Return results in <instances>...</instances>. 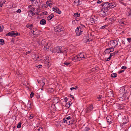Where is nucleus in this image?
<instances>
[{
    "mask_svg": "<svg viewBox=\"0 0 131 131\" xmlns=\"http://www.w3.org/2000/svg\"><path fill=\"white\" fill-rule=\"evenodd\" d=\"M119 41V39L117 40H113L111 41L110 43V45L111 46V49H112L113 50H114V48L116 47L118 45V41Z\"/></svg>",
    "mask_w": 131,
    "mask_h": 131,
    "instance_id": "1",
    "label": "nucleus"
},
{
    "mask_svg": "<svg viewBox=\"0 0 131 131\" xmlns=\"http://www.w3.org/2000/svg\"><path fill=\"white\" fill-rule=\"evenodd\" d=\"M101 5L103 7V8L104 9V12H107L110 9L108 2H106L103 4H102Z\"/></svg>",
    "mask_w": 131,
    "mask_h": 131,
    "instance_id": "2",
    "label": "nucleus"
},
{
    "mask_svg": "<svg viewBox=\"0 0 131 131\" xmlns=\"http://www.w3.org/2000/svg\"><path fill=\"white\" fill-rule=\"evenodd\" d=\"M56 49L57 50L58 52L60 53H66L67 52L66 49H64L62 47H57Z\"/></svg>",
    "mask_w": 131,
    "mask_h": 131,
    "instance_id": "3",
    "label": "nucleus"
},
{
    "mask_svg": "<svg viewBox=\"0 0 131 131\" xmlns=\"http://www.w3.org/2000/svg\"><path fill=\"white\" fill-rule=\"evenodd\" d=\"M64 30L63 27L61 25H59L54 27V30L56 31H62Z\"/></svg>",
    "mask_w": 131,
    "mask_h": 131,
    "instance_id": "4",
    "label": "nucleus"
},
{
    "mask_svg": "<svg viewBox=\"0 0 131 131\" xmlns=\"http://www.w3.org/2000/svg\"><path fill=\"white\" fill-rule=\"evenodd\" d=\"M80 27H78L76 29L75 32L76 33V35L77 36H79L81 35L83 33V31L80 28Z\"/></svg>",
    "mask_w": 131,
    "mask_h": 131,
    "instance_id": "5",
    "label": "nucleus"
},
{
    "mask_svg": "<svg viewBox=\"0 0 131 131\" xmlns=\"http://www.w3.org/2000/svg\"><path fill=\"white\" fill-rule=\"evenodd\" d=\"M93 108V104H92L86 108L85 112L86 113H89L92 111Z\"/></svg>",
    "mask_w": 131,
    "mask_h": 131,
    "instance_id": "6",
    "label": "nucleus"
},
{
    "mask_svg": "<svg viewBox=\"0 0 131 131\" xmlns=\"http://www.w3.org/2000/svg\"><path fill=\"white\" fill-rule=\"evenodd\" d=\"M77 56L78 57V58H79V61L82 60L83 58L84 59L86 58L84 55L83 53H80Z\"/></svg>",
    "mask_w": 131,
    "mask_h": 131,
    "instance_id": "7",
    "label": "nucleus"
},
{
    "mask_svg": "<svg viewBox=\"0 0 131 131\" xmlns=\"http://www.w3.org/2000/svg\"><path fill=\"white\" fill-rule=\"evenodd\" d=\"M119 92L120 94H125L126 92L125 91V88L124 87L121 88L119 91Z\"/></svg>",
    "mask_w": 131,
    "mask_h": 131,
    "instance_id": "8",
    "label": "nucleus"
},
{
    "mask_svg": "<svg viewBox=\"0 0 131 131\" xmlns=\"http://www.w3.org/2000/svg\"><path fill=\"white\" fill-rule=\"evenodd\" d=\"M52 9L53 11L59 14H60L61 13V11L56 7H53Z\"/></svg>",
    "mask_w": 131,
    "mask_h": 131,
    "instance_id": "9",
    "label": "nucleus"
},
{
    "mask_svg": "<svg viewBox=\"0 0 131 131\" xmlns=\"http://www.w3.org/2000/svg\"><path fill=\"white\" fill-rule=\"evenodd\" d=\"M106 120H107V122L108 123H109L110 124L112 123V118L111 115L107 116L106 118Z\"/></svg>",
    "mask_w": 131,
    "mask_h": 131,
    "instance_id": "10",
    "label": "nucleus"
},
{
    "mask_svg": "<svg viewBox=\"0 0 131 131\" xmlns=\"http://www.w3.org/2000/svg\"><path fill=\"white\" fill-rule=\"evenodd\" d=\"M63 121L62 122L63 123L66 122L67 124L68 125L72 124V122L70 119L69 120H65V118H64L63 119Z\"/></svg>",
    "mask_w": 131,
    "mask_h": 131,
    "instance_id": "11",
    "label": "nucleus"
},
{
    "mask_svg": "<svg viewBox=\"0 0 131 131\" xmlns=\"http://www.w3.org/2000/svg\"><path fill=\"white\" fill-rule=\"evenodd\" d=\"M119 99L120 100L123 101L128 100V97L124 96V94H123V96L121 97H119Z\"/></svg>",
    "mask_w": 131,
    "mask_h": 131,
    "instance_id": "12",
    "label": "nucleus"
},
{
    "mask_svg": "<svg viewBox=\"0 0 131 131\" xmlns=\"http://www.w3.org/2000/svg\"><path fill=\"white\" fill-rule=\"evenodd\" d=\"M50 44L49 43H47L44 47V49L45 50H48L50 48Z\"/></svg>",
    "mask_w": 131,
    "mask_h": 131,
    "instance_id": "13",
    "label": "nucleus"
},
{
    "mask_svg": "<svg viewBox=\"0 0 131 131\" xmlns=\"http://www.w3.org/2000/svg\"><path fill=\"white\" fill-rule=\"evenodd\" d=\"M53 102L55 104L59 102V98L58 97H54L52 99Z\"/></svg>",
    "mask_w": 131,
    "mask_h": 131,
    "instance_id": "14",
    "label": "nucleus"
},
{
    "mask_svg": "<svg viewBox=\"0 0 131 131\" xmlns=\"http://www.w3.org/2000/svg\"><path fill=\"white\" fill-rule=\"evenodd\" d=\"M122 121L123 123L126 124L128 122V117L125 116L123 118Z\"/></svg>",
    "mask_w": 131,
    "mask_h": 131,
    "instance_id": "15",
    "label": "nucleus"
},
{
    "mask_svg": "<svg viewBox=\"0 0 131 131\" xmlns=\"http://www.w3.org/2000/svg\"><path fill=\"white\" fill-rule=\"evenodd\" d=\"M125 104L124 103L119 104L118 105V108L119 109H123L125 106Z\"/></svg>",
    "mask_w": 131,
    "mask_h": 131,
    "instance_id": "16",
    "label": "nucleus"
},
{
    "mask_svg": "<svg viewBox=\"0 0 131 131\" xmlns=\"http://www.w3.org/2000/svg\"><path fill=\"white\" fill-rule=\"evenodd\" d=\"M54 16L53 14H51L47 17V19L48 20H50L52 19Z\"/></svg>",
    "mask_w": 131,
    "mask_h": 131,
    "instance_id": "17",
    "label": "nucleus"
},
{
    "mask_svg": "<svg viewBox=\"0 0 131 131\" xmlns=\"http://www.w3.org/2000/svg\"><path fill=\"white\" fill-rule=\"evenodd\" d=\"M72 60L74 61H78L79 60V58L77 56H75L72 58Z\"/></svg>",
    "mask_w": 131,
    "mask_h": 131,
    "instance_id": "18",
    "label": "nucleus"
},
{
    "mask_svg": "<svg viewBox=\"0 0 131 131\" xmlns=\"http://www.w3.org/2000/svg\"><path fill=\"white\" fill-rule=\"evenodd\" d=\"M46 21L45 19H41L40 21V23L42 25H45L46 24Z\"/></svg>",
    "mask_w": 131,
    "mask_h": 131,
    "instance_id": "19",
    "label": "nucleus"
},
{
    "mask_svg": "<svg viewBox=\"0 0 131 131\" xmlns=\"http://www.w3.org/2000/svg\"><path fill=\"white\" fill-rule=\"evenodd\" d=\"M111 48L107 49L105 50V53H109L113 51H114L113 50H111Z\"/></svg>",
    "mask_w": 131,
    "mask_h": 131,
    "instance_id": "20",
    "label": "nucleus"
},
{
    "mask_svg": "<svg viewBox=\"0 0 131 131\" xmlns=\"http://www.w3.org/2000/svg\"><path fill=\"white\" fill-rule=\"evenodd\" d=\"M28 14L29 16L30 17H31L33 16L34 15H35V13L34 14V12H33L29 11L28 12Z\"/></svg>",
    "mask_w": 131,
    "mask_h": 131,
    "instance_id": "21",
    "label": "nucleus"
},
{
    "mask_svg": "<svg viewBox=\"0 0 131 131\" xmlns=\"http://www.w3.org/2000/svg\"><path fill=\"white\" fill-rule=\"evenodd\" d=\"M33 25L32 24L28 25L27 24L26 25V26L27 27L29 28L30 29H31L32 28Z\"/></svg>",
    "mask_w": 131,
    "mask_h": 131,
    "instance_id": "22",
    "label": "nucleus"
},
{
    "mask_svg": "<svg viewBox=\"0 0 131 131\" xmlns=\"http://www.w3.org/2000/svg\"><path fill=\"white\" fill-rule=\"evenodd\" d=\"M109 6L110 7V9L113 8L115 6V4H113L112 3H109Z\"/></svg>",
    "mask_w": 131,
    "mask_h": 131,
    "instance_id": "23",
    "label": "nucleus"
},
{
    "mask_svg": "<svg viewBox=\"0 0 131 131\" xmlns=\"http://www.w3.org/2000/svg\"><path fill=\"white\" fill-rule=\"evenodd\" d=\"M104 9L103 8L99 12V14H102V15L104 14V13H105L106 12H104Z\"/></svg>",
    "mask_w": 131,
    "mask_h": 131,
    "instance_id": "24",
    "label": "nucleus"
},
{
    "mask_svg": "<svg viewBox=\"0 0 131 131\" xmlns=\"http://www.w3.org/2000/svg\"><path fill=\"white\" fill-rule=\"evenodd\" d=\"M90 20L92 23H95V22L96 21V20L92 18H91L90 19Z\"/></svg>",
    "mask_w": 131,
    "mask_h": 131,
    "instance_id": "25",
    "label": "nucleus"
},
{
    "mask_svg": "<svg viewBox=\"0 0 131 131\" xmlns=\"http://www.w3.org/2000/svg\"><path fill=\"white\" fill-rule=\"evenodd\" d=\"M80 14L78 13H75L74 15L75 17H78L80 16Z\"/></svg>",
    "mask_w": 131,
    "mask_h": 131,
    "instance_id": "26",
    "label": "nucleus"
},
{
    "mask_svg": "<svg viewBox=\"0 0 131 131\" xmlns=\"http://www.w3.org/2000/svg\"><path fill=\"white\" fill-rule=\"evenodd\" d=\"M13 31H11L10 32H9L7 33L6 35V36H13Z\"/></svg>",
    "mask_w": 131,
    "mask_h": 131,
    "instance_id": "27",
    "label": "nucleus"
},
{
    "mask_svg": "<svg viewBox=\"0 0 131 131\" xmlns=\"http://www.w3.org/2000/svg\"><path fill=\"white\" fill-rule=\"evenodd\" d=\"M53 89L52 88H49L48 89V92L50 93L53 92Z\"/></svg>",
    "mask_w": 131,
    "mask_h": 131,
    "instance_id": "28",
    "label": "nucleus"
},
{
    "mask_svg": "<svg viewBox=\"0 0 131 131\" xmlns=\"http://www.w3.org/2000/svg\"><path fill=\"white\" fill-rule=\"evenodd\" d=\"M117 74L116 73H113L111 74V76L112 78H115L117 77Z\"/></svg>",
    "mask_w": 131,
    "mask_h": 131,
    "instance_id": "29",
    "label": "nucleus"
},
{
    "mask_svg": "<svg viewBox=\"0 0 131 131\" xmlns=\"http://www.w3.org/2000/svg\"><path fill=\"white\" fill-rule=\"evenodd\" d=\"M0 42H1V43H0L1 44L3 45L4 43V40L3 39H0Z\"/></svg>",
    "mask_w": 131,
    "mask_h": 131,
    "instance_id": "30",
    "label": "nucleus"
},
{
    "mask_svg": "<svg viewBox=\"0 0 131 131\" xmlns=\"http://www.w3.org/2000/svg\"><path fill=\"white\" fill-rule=\"evenodd\" d=\"M78 88V87L77 86H76L75 88L72 87L70 88V90H72L73 89H76Z\"/></svg>",
    "mask_w": 131,
    "mask_h": 131,
    "instance_id": "31",
    "label": "nucleus"
},
{
    "mask_svg": "<svg viewBox=\"0 0 131 131\" xmlns=\"http://www.w3.org/2000/svg\"><path fill=\"white\" fill-rule=\"evenodd\" d=\"M21 123L20 122H19L18 123L17 125V127L18 128H19L21 127Z\"/></svg>",
    "mask_w": 131,
    "mask_h": 131,
    "instance_id": "32",
    "label": "nucleus"
},
{
    "mask_svg": "<svg viewBox=\"0 0 131 131\" xmlns=\"http://www.w3.org/2000/svg\"><path fill=\"white\" fill-rule=\"evenodd\" d=\"M36 131H43V128L40 127Z\"/></svg>",
    "mask_w": 131,
    "mask_h": 131,
    "instance_id": "33",
    "label": "nucleus"
},
{
    "mask_svg": "<svg viewBox=\"0 0 131 131\" xmlns=\"http://www.w3.org/2000/svg\"><path fill=\"white\" fill-rule=\"evenodd\" d=\"M110 94H111L110 96H113V92H112L110 91V92L108 93V95H109Z\"/></svg>",
    "mask_w": 131,
    "mask_h": 131,
    "instance_id": "34",
    "label": "nucleus"
},
{
    "mask_svg": "<svg viewBox=\"0 0 131 131\" xmlns=\"http://www.w3.org/2000/svg\"><path fill=\"white\" fill-rule=\"evenodd\" d=\"M5 2V0H0V3L4 4Z\"/></svg>",
    "mask_w": 131,
    "mask_h": 131,
    "instance_id": "35",
    "label": "nucleus"
},
{
    "mask_svg": "<svg viewBox=\"0 0 131 131\" xmlns=\"http://www.w3.org/2000/svg\"><path fill=\"white\" fill-rule=\"evenodd\" d=\"M107 26L106 25H105L103 26H101L100 27V29H103L104 28H105V27H106Z\"/></svg>",
    "mask_w": 131,
    "mask_h": 131,
    "instance_id": "36",
    "label": "nucleus"
},
{
    "mask_svg": "<svg viewBox=\"0 0 131 131\" xmlns=\"http://www.w3.org/2000/svg\"><path fill=\"white\" fill-rule=\"evenodd\" d=\"M116 54L115 52H114L111 53L110 54V57H111L112 56Z\"/></svg>",
    "mask_w": 131,
    "mask_h": 131,
    "instance_id": "37",
    "label": "nucleus"
},
{
    "mask_svg": "<svg viewBox=\"0 0 131 131\" xmlns=\"http://www.w3.org/2000/svg\"><path fill=\"white\" fill-rule=\"evenodd\" d=\"M65 120H69L71 118L70 117V116H68L67 117H65Z\"/></svg>",
    "mask_w": 131,
    "mask_h": 131,
    "instance_id": "38",
    "label": "nucleus"
},
{
    "mask_svg": "<svg viewBox=\"0 0 131 131\" xmlns=\"http://www.w3.org/2000/svg\"><path fill=\"white\" fill-rule=\"evenodd\" d=\"M34 94L33 92H31L30 94V96L31 98H32L33 97L34 95Z\"/></svg>",
    "mask_w": 131,
    "mask_h": 131,
    "instance_id": "39",
    "label": "nucleus"
},
{
    "mask_svg": "<svg viewBox=\"0 0 131 131\" xmlns=\"http://www.w3.org/2000/svg\"><path fill=\"white\" fill-rule=\"evenodd\" d=\"M125 21H123V19L121 20H120L119 21V23L121 24H124Z\"/></svg>",
    "mask_w": 131,
    "mask_h": 131,
    "instance_id": "40",
    "label": "nucleus"
},
{
    "mask_svg": "<svg viewBox=\"0 0 131 131\" xmlns=\"http://www.w3.org/2000/svg\"><path fill=\"white\" fill-rule=\"evenodd\" d=\"M70 64V63H69V62H64V64L67 66L68 65H69Z\"/></svg>",
    "mask_w": 131,
    "mask_h": 131,
    "instance_id": "41",
    "label": "nucleus"
},
{
    "mask_svg": "<svg viewBox=\"0 0 131 131\" xmlns=\"http://www.w3.org/2000/svg\"><path fill=\"white\" fill-rule=\"evenodd\" d=\"M127 41L129 42H131V38H127Z\"/></svg>",
    "mask_w": 131,
    "mask_h": 131,
    "instance_id": "42",
    "label": "nucleus"
},
{
    "mask_svg": "<svg viewBox=\"0 0 131 131\" xmlns=\"http://www.w3.org/2000/svg\"><path fill=\"white\" fill-rule=\"evenodd\" d=\"M34 116L32 115H31L29 117V118L30 119H31L33 118Z\"/></svg>",
    "mask_w": 131,
    "mask_h": 131,
    "instance_id": "43",
    "label": "nucleus"
},
{
    "mask_svg": "<svg viewBox=\"0 0 131 131\" xmlns=\"http://www.w3.org/2000/svg\"><path fill=\"white\" fill-rule=\"evenodd\" d=\"M3 26L1 27L0 26V32L2 31L3 30Z\"/></svg>",
    "mask_w": 131,
    "mask_h": 131,
    "instance_id": "44",
    "label": "nucleus"
},
{
    "mask_svg": "<svg viewBox=\"0 0 131 131\" xmlns=\"http://www.w3.org/2000/svg\"><path fill=\"white\" fill-rule=\"evenodd\" d=\"M35 8L34 7H32L31 8V9L29 10V11H31L32 12H33L35 10Z\"/></svg>",
    "mask_w": 131,
    "mask_h": 131,
    "instance_id": "45",
    "label": "nucleus"
},
{
    "mask_svg": "<svg viewBox=\"0 0 131 131\" xmlns=\"http://www.w3.org/2000/svg\"><path fill=\"white\" fill-rule=\"evenodd\" d=\"M31 52V51H28L27 52L25 53L24 54L25 55H26L28 54H29Z\"/></svg>",
    "mask_w": 131,
    "mask_h": 131,
    "instance_id": "46",
    "label": "nucleus"
},
{
    "mask_svg": "<svg viewBox=\"0 0 131 131\" xmlns=\"http://www.w3.org/2000/svg\"><path fill=\"white\" fill-rule=\"evenodd\" d=\"M121 68L122 69H124V70H125L127 68V67H126L123 66Z\"/></svg>",
    "mask_w": 131,
    "mask_h": 131,
    "instance_id": "47",
    "label": "nucleus"
},
{
    "mask_svg": "<svg viewBox=\"0 0 131 131\" xmlns=\"http://www.w3.org/2000/svg\"><path fill=\"white\" fill-rule=\"evenodd\" d=\"M126 124H124V123H122V125H121V127L123 128H124L125 127V125Z\"/></svg>",
    "mask_w": 131,
    "mask_h": 131,
    "instance_id": "48",
    "label": "nucleus"
},
{
    "mask_svg": "<svg viewBox=\"0 0 131 131\" xmlns=\"http://www.w3.org/2000/svg\"><path fill=\"white\" fill-rule=\"evenodd\" d=\"M37 67L38 68H41L42 67V66L41 65H39Z\"/></svg>",
    "mask_w": 131,
    "mask_h": 131,
    "instance_id": "49",
    "label": "nucleus"
},
{
    "mask_svg": "<svg viewBox=\"0 0 131 131\" xmlns=\"http://www.w3.org/2000/svg\"><path fill=\"white\" fill-rule=\"evenodd\" d=\"M102 96L101 95H100L97 96V98L98 99H101V98H102Z\"/></svg>",
    "mask_w": 131,
    "mask_h": 131,
    "instance_id": "50",
    "label": "nucleus"
},
{
    "mask_svg": "<svg viewBox=\"0 0 131 131\" xmlns=\"http://www.w3.org/2000/svg\"><path fill=\"white\" fill-rule=\"evenodd\" d=\"M79 0H75L74 2V3H78L79 2Z\"/></svg>",
    "mask_w": 131,
    "mask_h": 131,
    "instance_id": "51",
    "label": "nucleus"
},
{
    "mask_svg": "<svg viewBox=\"0 0 131 131\" xmlns=\"http://www.w3.org/2000/svg\"><path fill=\"white\" fill-rule=\"evenodd\" d=\"M16 73H17V75H18V76L20 75V76H21V74L20 73H19V71H17V72Z\"/></svg>",
    "mask_w": 131,
    "mask_h": 131,
    "instance_id": "52",
    "label": "nucleus"
},
{
    "mask_svg": "<svg viewBox=\"0 0 131 131\" xmlns=\"http://www.w3.org/2000/svg\"><path fill=\"white\" fill-rule=\"evenodd\" d=\"M102 1H100L99 0L97 1V3L98 4H100L101 3V2H102Z\"/></svg>",
    "mask_w": 131,
    "mask_h": 131,
    "instance_id": "53",
    "label": "nucleus"
},
{
    "mask_svg": "<svg viewBox=\"0 0 131 131\" xmlns=\"http://www.w3.org/2000/svg\"><path fill=\"white\" fill-rule=\"evenodd\" d=\"M17 13H20L21 12V10L20 9H18L17 10Z\"/></svg>",
    "mask_w": 131,
    "mask_h": 131,
    "instance_id": "54",
    "label": "nucleus"
},
{
    "mask_svg": "<svg viewBox=\"0 0 131 131\" xmlns=\"http://www.w3.org/2000/svg\"><path fill=\"white\" fill-rule=\"evenodd\" d=\"M84 27V25H81L80 27H80L79 28H81L80 27H81L82 28H83Z\"/></svg>",
    "mask_w": 131,
    "mask_h": 131,
    "instance_id": "55",
    "label": "nucleus"
},
{
    "mask_svg": "<svg viewBox=\"0 0 131 131\" xmlns=\"http://www.w3.org/2000/svg\"><path fill=\"white\" fill-rule=\"evenodd\" d=\"M64 101L66 102H67L68 101V98L67 97H65L64 99Z\"/></svg>",
    "mask_w": 131,
    "mask_h": 131,
    "instance_id": "56",
    "label": "nucleus"
},
{
    "mask_svg": "<svg viewBox=\"0 0 131 131\" xmlns=\"http://www.w3.org/2000/svg\"><path fill=\"white\" fill-rule=\"evenodd\" d=\"M12 34H13V36H15L16 33L14 32L13 31V33Z\"/></svg>",
    "mask_w": 131,
    "mask_h": 131,
    "instance_id": "57",
    "label": "nucleus"
},
{
    "mask_svg": "<svg viewBox=\"0 0 131 131\" xmlns=\"http://www.w3.org/2000/svg\"><path fill=\"white\" fill-rule=\"evenodd\" d=\"M124 70H121L119 71V73H122V72H124Z\"/></svg>",
    "mask_w": 131,
    "mask_h": 131,
    "instance_id": "58",
    "label": "nucleus"
},
{
    "mask_svg": "<svg viewBox=\"0 0 131 131\" xmlns=\"http://www.w3.org/2000/svg\"><path fill=\"white\" fill-rule=\"evenodd\" d=\"M111 57H110V56L107 59V60H106V61H109L111 59L110 58Z\"/></svg>",
    "mask_w": 131,
    "mask_h": 131,
    "instance_id": "59",
    "label": "nucleus"
},
{
    "mask_svg": "<svg viewBox=\"0 0 131 131\" xmlns=\"http://www.w3.org/2000/svg\"><path fill=\"white\" fill-rule=\"evenodd\" d=\"M45 84V83L42 82V83L41 84V85L42 86V85H44Z\"/></svg>",
    "mask_w": 131,
    "mask_h": 131,
    "instance_id": "60",
    "label": "nucleus"
},
{
    "mask_svg": "<svg viewBox=\"0 0 131 131\" xmlns=\"http://www.w3.org/2000/svg\"><path fill=\"white\" fill-rule=\"evenodd\" d=\"M19 35H20V34L18 32L16 33L15 36H18Z\"/></svg>",
    "mask_w": 131,
    "mask_h": 131,
    "instance_id": "61",
    "label": "nucleus"
},
{
    "mask_svg": "<svg viewBox=\"0 0 131 131\" xmlns=\"http://www.w3.org/2000/svg\"><path fill=\"white\" fill-rule=\"evenodd\" d=\"M4 4L0 3V7H2Z\"/></svg>",
    "mask_w": 131,
    "mask_h": 131,
    "instance_id": "62",
    "label": "nucleus"
},
{
    "mask_svg": "<svg viewBox=\"0 0 131 131\" xmlns=\"http://www.w3.org/2000/svg\"><path fill=\"white\" fill-rule=\"evenodd\" d=\"M31 104V103H28V106H29V107H30V105Z\"/></svg>",
    "mask_w": 131,
    "mask_h": 131,
    "instance_id": "63",
    "label": "nucleus"
},
{
    "mask_svg": "<svg viewBox=\"0 0 131 131\" xmlns=\"http://www.w3.org/2000/svg\"><path fill=\"white\" fill-rule=\"evenodd\" d=\"M129 15H131V11L129 12Z\"/></svg>",
    "mask_w": 131,
    "mask_h": 131,
    "instance_id": "64",
    "label": "nucleus"
}]
</instances>
